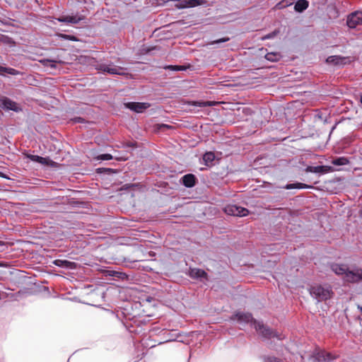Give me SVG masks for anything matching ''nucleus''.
<instances>
[{
	"instance_id": "nucleus-7",
	"label": "nucleus",
	"mask_w": 362,
	"mask_h": 362,
	"mask_svg": "<svg viewBox=\"0 0 362 362\" xmlns=\"http://www.w3.org/2000/svg\"><path fill=\"white\" fill-rule=\"evenodd\" d=\"M125 107L137 113H141L150 107L148 103L128 102L124 104Z\"/></svg>"
},
{
	"instance_id": "nucleus-11",
	"label": "nucleus",
	"mask_w": 362,
	"mask_h": 362,
	"mask_svg": "<svg viewBox=\"0 0 362 362\" xmlns=\"http://www.w3.org/2000/svg\"><path fill=\"white\" fill-rule=\"evenodd\" d=\"M189 275L192 279H207V274L206 272L201 269L193 268L190 269L189 272Z\"/></svg>"
},
{
	"instance_id": "nucleus-36",
	"label": "nucleus",
	"mask_w": 362,
	"mask_h": 362,
	"mask_svg": "<svg viewBox=\"0 0 362 362\" xmlns=\"http://www.w3.org/2000/svg\"><path fill=\"white\" fill-rule=\"evenodd\" d=\"M358 308H360V310H362V308H361V307L358 306Z\"/></svg>"
},
{
	"instance_id": "nucleus-23",
	"label": "nucleus",
	"mask_w": 362,
	"mask_h": 362,
	"mask_svg": "<svg viewBox=\"0 0 362 362\" xmlns=\"http://www.w3.org/2000/svg\"><path fill=\"white\" fill-rule=\"evenodd\" d=\"M112 158L113 157L111 154L104 153V154L99 155L97 158L98 160H112Z\"/></svg>"
},
{
	"instance_id": "nucleus-12",
	"label": "nucleus",
	"mask_w": 362,
	"mask_h": 362,
	"mask_svg": "<svg viewBox=\"0 0 362 362\" xmlns=\"http://www.w3.org/2000/svg\"><path fill=\"white\" fill-rule=\"evenodd\" d=\"M203 3V0H184L182 1L178 7L179 8H191L200 5Z\"/></svg>"
},
{
	"instance_id": "nucleus-34",
	"label": "nucleus",
	"mask_w": 362,
	"mask_h": 362,
	"mask_svg": "<svg viewBox=\"0 0 362 362\" xmlns=\"http://www.w3.org/2000/svg\"><path fill=\"white\" fill-rule=\"evenodd\" d=\"M4 67L0 66V71L3 70Z\"/></svg>"
},
{
	"instance_id": "nucleus-3",
	"label": "nucleus",
	"mask_w": 362,
	"mask_h": 362,
	"mask_svg": "<svg viewBox=\"0 0 362 362\" xmlns=\"http://www.w3.org/2000/svg\"><path fill=\"white\" fill-rule=\"evenodd\" d=\"M310 294L317 301H324L331 298L332 291L329 287H323L321 285H315L310 287Z\"/></svg>"
},
{
	"instance_id": "nucleus-5",
	"label": "nucleus",
	"mask_w": 362,
	"mask_h": 362,
	"mask_svg": "<svg viewBox=\"0 0 362 362\" xmlns=\"http://www.w3.org/2000/svg\"><path fill=\"white\" fill-rule=\"evenodd\" d=\"M224 211L228 215L240 217L245 216L249 214V211L246 208L231 204L226 206Z\"/></svg>"
},
{
	"instance_id": "nucleus-8",
	"label": "nucleus",
	"mask_w": 362,
	"mask_h": 362,
	"mask_svg": "<svg viewBox=\"0 0 362 362\" xmlns=\"http://www.w3.org/2000/svg\"><path fill=\"white\" fill-rule=\"evenodd\" d=\"M362 24V12L356 11L348 16L347 25L351 28Z\"/></svg>"
},
{
	"instance_id": "nucleus-9",
	"label": "nucleus",
	"mask_w": 362,
	"mask_h": 362,
	"mask_svg": "<svg viewBox=\"0 0 362 362\" xmlns=\"http://www.w3.org/2000/svg\"><path fill=\"white\" fill-rule=\"evenodd\" d=\"M315 357L319 362H331L337 358L339 356L325 350H321L316 354Z\"/></svg>"
},
{
	"instance_id": "nucleus-10",
	"label": "nucleus",
	"mask_w": 362,
	"mask_h": 362,
	"mask_svg": "<svg viewBox=\"0 0 362 362\" xmlns=\"http://www.w3.org/2000/svg\"><path fill=\"white\" fill-rule=\"evenodd\" d=\"M0 103L1 107L4 110H13L15 112H18L21 110L16 102L6 97H3L1 98Z\"/></svg>"
},
{
	"instance_id": "nucleus-29",
	"label": "nucleus",
	"mask_w": 362,
	"mask_h": 362,
	"mask_svg": "<svg viewBox=\"0 0 362 362\" xmlns=\"http://www.w3.org/2000/svg\"><path fill=\"white\" fill-rule=\"evenodd\" d=\"M3 71H6V73L8 74H16V73L17 72L16 70L13 69H11V68H5L4 67Z\"/></svg>"
},
{
	"instance_id": "nucleus-13",
	"label": "nucleus",
	"mask_w": 362,
	"mask_h": 362,
	"mask_svg": "<svg viewBox=\"0 0 362 362\" xmlns=\"http://www.w3.org/2000/svg\"><path fill=\"white\" fill-rule=\"evenodd\" d=\"M183 185L187 187H192L195 185L196 177L192 174H187L182 177Z\"/></svg>"
},
{
	"instance_id": "nucleus-24",
	"label": "nucleus",
	"mask_w": 362,
	"mask_h": 362,
	"mask_svg": "<svg viewBox=\"0 0 362 362\" xmlns=\"http://www.w3.org/2000/svg\"><path fill=\"white\" fill-rule=\"evenodd\" d=\"M42 160L39 161V163H41L42 165H52V164L54 163V162L52 160H50L49 158L42 157Z\"/></svg>"
},
{
	"instance_id": "nucleus-37",
	"label": "nucleus",
	"mask_w": 362,
	"mask_h": 362,
	"mask_svg": "<svg viewBox=\"0 0 362 362\" xmlns=\"http://www.w3.org/2000/svg\"><path fill=\"white\" fill-rule=\"evenodd\" d=\"M0 175H1V173H0Z\"/></svg>"
},
{
	"instance_id": "nucleus-31",
	"label": "nucleus",
	"mask_w": 362,
	"mask_h": 362,
	"mask_svg": "<svg viewBox=\"0 0 362 362\" xmlns=\"http://www.w3.org/2000/svg\"><path fill=\"white\" fill-rule=\"evenodd\" d=\"M266 362H281V361L275 357H269Z\"/></svg>"
},
{
	"instance_id": "nucleus-19",
	"label": "nucleus",
	"mask_w": 362,
	"mask_h": 362,
	"mask_svg": "<svg viewBox=\"0 0 362 362\" xmlns=\"http://www.w3.org/2000/svg\"><path fill=\"white\" fill-rule=\"evenodd\" d=\"M332 164L335 165H345L349 164V160L345 157H340L332 160Z\"/></svg>"
},
{
	"instance_id": "nucleus-21",
	"label": "nucleus",
	"mask_w": 362,
	"mask_h": 362,
	"mask_svg": "<svg viewBox=\"0 0 362 362\" xmlns=\"http://www.w3.org/2000/svg\"><path fill=\"white\" fill-rule=\"evenodd\" d=\"M280 57L279 54L273 52L267 53L265 56L266 59L271 62L278 61Z\"/></svg>"
},
{
	"instance_id": "nucleus-17",
	"label": "nucleus",
	"mask_w": 362,
	"mask_h": 362,
	"mask_svg": "<svg viewBox=\"0 0 362 362\" xmlns=\"http://www.w3.org/2000/svg\"><path fill=\"white\" fill-rule=\"evenodd\" d=\"M309 3L306 0H298L294 6V8L298 12H303L308 7Z\"/></svg>"
},
{
	"instance_id": "nucleus-2",
	"label": "nucleus",
	"mask_w": 362,
	"mask_h": 362,
	"mask_svg": "<svg viewBox=\"0 0 362 362\" xmlns=\"http://www.w3.org/2000/svg\"><path fill=\"white\" fill-rule=\"evenodd\" d=\"M332 270L338 276L347 282H357L362 280V269L355 268L349 269L347 265L340 264H332Z\"/></svg>"
},
{
	"instance_id": "nucleus-35",
	"label": "nucleus",
	"mask_w": 362,
	"mask_h": 362,
	"mask_svg": "<svg viewBox=\"0 0 362 362\" xmlns=\"http://www.w3.org/2000/svg\"><path fill=\"white\" fill-rule=\"evenodd\" d=\"M70 39H71V40H74V39H75V37H70Z\"/></svg>"
},
{
	"instance_id": "nucleus-30",
	"label": "nucleus",
	"mask_w": 362,
	"mask_h": 362,
	"mask_svg": "<svg viewBox=\"0 0 362 362\" xmlns=\"http://www.w3.org/2000/svg\"><path fill=\"white\" fill-rule=\"evenodd\" d=\"M276 33H276V31H274V32H273V33H269V34H268V35H267L264 36V37H262V39H263V40H266V39H271V38H273V37L276 35Z\"/></svg>"
},
{
	"instance_id": "nucleus-28",
	"label": "nucleus",
	"mask_w": 362,
	"mask_h": 362,
	"mask_svg": "<svg viewBox=\"0 0 362 362\" xmlns=\"http://www.w3.org/2000/svg\"><path fill=\"white\" fill-rule=\"evenodd\" d=\"M229 40H230L229 37H223V38H221V39L212 41L209 44L210 45H214V44H218V43H221V42H228Z\"/></svg>"
},
{
	"instance_id": "nucleus-20",
	"label": "nucleus",
	"mask_w": 362,
	"mask_h": 362,
	"mask_svg": "<svg viewBox=\"0 0 362 362\" xmlns=\"http://www.w3.org/2000/svg\"><path fill=\"white\" fill-rule=\"evenodd\" d=\"M54 264L62 267H69L72 262L67 260L56 259L54 262Z\"/></svg>"
},
{
	"instance_id": "nucleus-25",
	"label": "nucleus",
	"mask_w": 362,
	"mask_h": 362,
	"mask_svg": "<svg viewBox=\"0 0 362 362\" xmlns=\"http://www.w3.org/2000/svg\"><path fill=\"white\" fill-rule=\"evenodd\" d=\"M44 65L45 66H49L50 67H55V62L56 61L54 60H51V59H44L42 61H41Z\"/></svg>"
},
{
	"instance_id": "nucleus-26",
	"label": "nucleus",
	"mask_w": 362,
	"mask_h": 362,
	"mask_svg": "<svg viewBox=\"0 0 362 362\" xmlns=\"http://www.w3.org/2000/svg\"><path fill=\"white\" fill-rule=\"evenodd\" d=\"M168 69L173 70V71H184L186 70V68L183 66H169Z\"/></svg>"
},
{
	"instance_id": "nucleus-32",
	"label": "nucleus",
	"mask_w": 362,
	"mask_h": 362,
	"mask_svg": "<svg viewBox=\"0 0 362 362\" xmlns=\"http://www.w3.org/2000/svg\"><path fill=\"white\" fill-rule=\"evenodd\" d=\"M74 121L77 122H81L83 121V119L81 117H77L74 119Z\"/></svg>"
},
{
	"instance_id": "nucleus-16",
	"label": "nucleus",
	"mask_w": 362,
	"mask_h": 362,
	"mask_svg": "<svg viewBox=\"0 0 362 362\" xmlns=\"http://www.w3.org/2000/svg\"><path fill=\"white\" fill-rule=\"evenodd\" d=\"M287 189H310L313 188V186L308 185L304 183L301 182H296L293 184H288L285 187Z\"/></svg>"
},
{
	"instance_id": "nucleus-27",
	"label": "nucleus",
	"mask_w": 362,
	"mask_h": 362,
	"mask_svg": "<svg viewBox=\"0 0 362 362\" xmlns=\"http://www.w3.org/2000/svg\"><path fill=\"white\" fill-rule=\"evenodd\" d=\"M28 158H29L31 160L37 162L40 161L42 159L41 156H37V155H28Z\"/></svg>"
},
{
	"instance_id": "nucleus-15",
	"label": "nucleus",
	"mask_w": 362,
	"mask_h": 362,
	"mask_svg": "<svg viewBox=\"0 0 362 362\" xmlns=\"http://www.w3.org/2000/svg\"><path fill=\"white\" fill-rule=\"evenodd\" d=\"M57 20L59 22L76 24L81 21V18L74 16H66L58 18Z\"/></svg>"
},
{
	"instance_id": "nucleus-14",
	"label": "nucleus",
	"mask_w": 362,
	"mask_h": 362,
	"mask_svg": "<svg viewBox=\"0 0 362 362\" xmlns=\"http://www.w3.org/2000/svg\"><path fill=\"white\" fill-rule=\"evenodd\" d=\"M306 172L324 174L327 173V167L324 165H318V166H308L305 169Z\"/></svg>"
},
{
	"instance_id": "nucleus-6",
	"label": "nucleus",
	"mask_w": 362,
	"mask_h": 362,
	"mask_svg": "<svg viewBox=\"0 0 362 362\" xmlns=\"http://www.w3.org/2000/svg\"><path fill=\"white\" fill-rule=\"evenodd\" d=\"M326 62L336 66H341L350 64L352 59L350 57H341L338 55L330 56L327 58Z\"/></svg>"
},
{
	"instance_id": "nucleus-1",
	"label": "nucleus",
	"mask_w": 362,
	"mask_h": 362,
	"mask_svg": "<svg viewBox=\"0 0 362 362\" xmlns=\"http://www.w3.org/2000/svg\"><path fill=\"white\" fill-rule=\"evenodd\" d=\"M231 320H236L240 325H245L249 322H252L258 334L265 339H271L272 337H276L281 340L284 338L281 334H279L269 327L264 326L262 322L254 320L250 313L238 312L231 317Z\"/></svg>"
},
{
	"instance_id": "nucleus-22",
	"label": "nucleus",
	"mask_w": 362,
	"mask_h": 362,
	"mask_svg": "<svg viewBox=\"0 0 362 362\" xmlns=\"http://www.w3.org/2000/svg\"><path fill=\"white\" fill-rule=\"evenodd\" d=\"M193 105L198 106V107H210L213 106L214 105V102L212 101H205V102H193Z\"/></svg>"
},
{
	"instance_id": "nucleus-18",
	"label": "nucleus",
	"mask_w": 362,
	"mask_h": 362,
	"mask_svg": "<svg viewBox=\"0 0 362 362\" xmlns=\"http://www.w3.org/2000/svg\"><path fill=\"white\" fill-rule=\"evenodd\" d=\"M214 159H215V154L211 151L205 153L203 156V160L206 165H212Z\"/></svg>"
},
{
	"instance_id": "nucleus-4",
	"label": "nucleus",
	"mask_w": 362,
	"mask_h": 362,
	"mask_svg": "<svg viewBox=\"0 0 362 362\" xmlns=\"http://www.w3.org/2000/svg\"><path fill=\"white\" fill-rule=\"evenodd\" d=\"M96 70L100 72L107 73L109 74L123 75L124 69L114 65H107L105 64H98L95 66Z\"/></svg>"
},
{
	"instance_id": "nucleus-33",
	"label": "nucleus",
	"mask_w": 362,
	"mask_h": 362,
	"mask_svg": "<svg viewBox=\"0 0 362 362\" xmlns=\"http://www.w3.org/2000/svg\"><path fill=\"white\" fill-rule=\"evenodd\" d=\"M160 127H163V128H168V129L170 127L169 125H168V124H162Z\"/></svg>"
}]
</instances>
